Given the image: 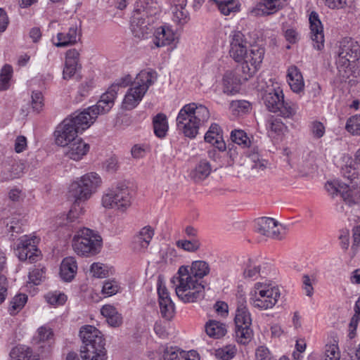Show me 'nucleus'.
<instances>
[{"label": "nucleus", "mask_w": 360, "mask_h": 360, "mask_svg": "<svg viewBox=\"0 0 360 360\" xmlns=\"http://www.w3.org/2000/svg\"><path fill=\"white\" fill-rule=\"evenodd\" d=\"M188 268V271L198 281H202V279L209 274L210 268L207 262L202 260L194 261L191 265H184Z\"/></svg>", "instance_id": "29"}, {"label": "nucleus", "mask_w": 360, "mask_h": 360, "mask_svg": "<svg viewBox=\"0 0 360 360\" xmlns=\"http://www.w3.org/2000/svg\"><path fill=\"white\" fill-rule=\"evenodd\" d=\"M12 360H37L32 357V349L25 345H18L12 349L10 352Z\"/></svg>", "instance_id": "38"}, {"label": "nucleus", "mask_w": 360, "mask_h": 360, "mask_svg": "<svg viewBox=\"0 0 360 360\" xmlns=\"http://www.w3.org/2000/svg\"><path fill=\"white\" fill-rule=\"evenodd\" d=\"M154 133L156 136L163 138L169 129L167 117L164 113H158L153 118Z\"/></svg>", "instance_id": "35"}, {"label": "nucleus", "mask_w": 360, "mask_h": 360, "mask_svg": "<svg viewBox=\"0 0 360 360\" xmlns=\"http://www.w3.org/2000/svg\"><path fill=\"white\" fill-rule=\"evenodd\" d=\"M130 82L129 76L122 78L119 82L112 84L108 89L101 95L96 105L90 106L89 110L98 117L99 115L108 112L114 105L120 86H126Z\"/></svg>", "instance_id": "12"}, {"label": "nucleus", "mask_w": 360, "mask_h": 360, "mask_svg": "<svg viewBox=\"0 0 360 360\" xmlns=\"http://www.w3.org/2000/svg\"><path fill=\"white\" fill-rule=\"evenodd\" d=\"M148 147L146 144H135L131 149V154L135 159L143 158L147 151Z\"/></svg>", "instance_id": "59"}, {"label": "nucleus", "mask_w": 360, "mask_h": 360, "mask_svg": "<svg viewBox=\"0 0 360 360\" xmlns=\"http://www.w3.org/2000/svg\"><path fill=\"white\" fill-rule=\"evenodd\" d=\"M175 39L173 30L169 27L164 25L155 30L153 42L157 47H161L171 44Z\"/></svg>", "instance_id": "26"}, {"label": "nucleus", "mask_w": 360, "mask_h": 360, "mask_svg": "<svg viewBox=\"0 0 360 360\" xmlns=\"http://www.w3.org/2000/svg\"><path fill=\"white\" fill-rule=\"evenodd\" d=\"M27 301V296L25 294L20 293L16 295L10 302L8 311L10 314L15 315L18 313L25 306Z\"/></svg>", "instance_id": "41"}, {"label": "nucleus", "mask_w": 360, "mask_h": 360, "mask_svg": "<svg viewBox=\"0 0 360 360\" xmlns=\"http://www.w3.org/2000/svg\"><path fill=\"white\" fill-rule=\"evenodd\" d=\"M287 82L290 89L295 93H300L304 89L302 75L295 66H291L288 69Z\"/></svg>", "instance_id": "28"}, {"label": "nucleus", "mask_w": 360, "mask_h": 360, "mask_svg": "<svg viewBox=\"0 0 360 360\" xmlns=\"http://www.w3.org/2000/svg\"><path fill=\"white\" fill-rule=\"evenodd\" d=\"M152 21L153 19L148 16L147 8L142 5L140 8H136L131 19V30L133 35L140 39L146 38L152 32Z\"/></svg>", "instance_id": "13"}, {"label": "nucleus", "mask_w": 360, "mask_h": 360, "mask_svg": "<svg viewBox=\"0 0 360 360\" xmlns=\"http://www.w3.org/2000/svg\"><path fill=\"white\" fill-rule=\"evenodd\" d=\"M44 276L42 269H34L29 273V281L34 285H39Z\"/></svg>", "instance_id": "60"}, {"label": "nucleus", "mask_w": 360, "mask_h": 360, "mask_svg": "<svg viewBox=\"0 0 360 360\" xmlns=\"http://www.w3.org/2000/svg\"><path fill=\"white\" fill-rule=\"evenodd\" d=\"M255 229L261 235L274 239H281L283 227L273 218L262 217L257 219Z\"/></svg>", "instance_id": "16"}, {"label": "nucleus", "mask_w": 360, "mask_h": 360, "mask_svg": "<svg viewBox=\"0 0 360 360\" xmlns=\"http://www.w3.org/2000/svg\"><path fill=\"white\" fill-rule=\"evenodd\" d=\"M79 337L84 344L81 349H85L89 347V346L101 347V346L105 345L102 333L95 326L91 325L81 327Z\"/></svg>", "instance_id": "17"}, {"label": "nucleus", "mask_w": 360, "mask_h": 360, "mask_svg": "<svg viewBox=\"0 0 360 360\" xmlns=\"http://www.w3.org/2000/svg\"><path fill=\"white\" fill-rule=\"evenodd\" d=\"M253 175L263 172L268 167V161L262 158L257 152H252L248 156Z\"/></svg>", "instance_id": "36"}, {"label": "nucleus", "mask_w": 360, "mask_h": 360, "mask_svg": "<svg viewBox=\"0 0 360 360\" xmlns=\"http://www.w3.org/2000/svg\"><path fill=\"white\" fill-rule=\"evenodd\" d=\"M231 141L240 146L242 148H248L250 145V138L243 130L235 129L231 133Z\"/></svg>", "instance_id": "44"}, {"label": "nucleus", "mask_w": 360, "mask_h": 360, "mask_svg": "<svg viewBox=\"0 0 360 360\" xmlns=\"http://www.w3.org/2000/svg\"><path fill=\"white\" fill-rule=\"evenodd\" d=\"M211 171L210 162L206 160H202L191 172L190 176L195 182H199L205 179L210 174Z\"/></svg>", "instance_id": "33"}, {"label": "nucleus", "mask_w": 360, "mask_h": 360, "mask_svg": "<svg viewBox=\"0 0 360 360\" xmlns=\"http://www.w3.org/2000/svg\"><path fill=\"white\" fill-rule=\"evenodd\" d=\"M81 357L83 360H106V349L105 346H89L85 349H81Z\"/></svg>", "instance_id": "32"}, {"label": "nucleus", "mask_w": 360, "mask_h": 360, "mask_svg": "<svg viewBox=\"0 0 360 360\" xmlns=\"http://www.w3.org/2000/svg\"><path fill=\"white\" fill-rule=\"evenodd\" d=\"M229 55L237 63H243L242 72L248 80L259 69L264 56V49L251 45L245 35L240 30H233L229 37Z\"/></svg>", "instance_id": "1"}, {"label": "nucleus", "mask_w": 360, "mask_h": 360, "mask_svg": "<svg viewBox=\"0 0 360 360\" xmlns=\"http://www.w3.org/2000/svg\"><path fill=\"white\" fill-rule=\"evenodd\" d=\"M205 141L213 145L219 151H224L226 148V143L223 140L220 127L213 123L205 135Z\"/></svg>", "instance_id": "24"}, {"label": "nucleus", "mask_w": 360, "mask_h": 360, "mask_svg": "<svg viewBox=\"0 0 360 360\" xmlns=\"http://www.w3.org/2000/svg\"><path fill=\"white\" fill-rule=\"evenodd\" d=\"M285 128V124L280 119L271 115L266 117V129L269 137L275 138L282 134Z\"/></svg>", "instance_id": "31"}, {"label": "nucleus", "mask_w": 360, "mask_h": 360, "mask_svg": "<svg viewBox=\"0 0 360 360\" xmlns=\"http://www.w3.org/2000/svg\"><path fill=\"white\" fill-rule=\"evenodd\" d=\"M214 4L221 13L224 15L237 12L240 7L238 0H214Z\"/></svg>", "instance_id": "40"}, {"label": "nucleus", "mask_w": 360, "mask_h": 360, "mask_svg": "<svg viewBox=\"0 0 360 360\" xmlns=\"http://www.w3.org/2000/svg\"><path fill=\"white\" fill-rule=\"evenodd\" d=\"M236 353L235 345H227L215 350V356L219 360H230Z\"/></svg>", "instance_id": "49"}, {"label": "nucleus", "mask_w": 360, "mask_h": 360, "mask_svg": "<svg viewBox=\"0 0 360 360\" xmlns=\"http://www.w3.org/2000/svg\"><path fill=\"white\" fill-rule=\"evenodd\" d=\"M85 201L74 199L72 207L67 215V220L72 222L84 214L85 210L82 202Z\"/></svg>", "instance_id": "42"}, {"label": "nucleus", "mask_w": 360, "mask_h": 360, "mask_svg": "<svg viewBox=\"0 0 360 360\" xmlns=\"http://www.w3.org/2000/svg\"><path fill=\"white\" fill-rule=\"evenodd\" d=\"M257 360H270L271 354L267 347L264 346H259L257 348L255 352Z\"/></svg>", "instance_id": "63"}, {"label": "nucleus", "mask_w": 360, "mask_h": 360, "mask_svg": "<svg viewBox=\"0 0 360 360\" xmlns=\"http://www.w3.org/2000/svg\"><path fill=\"white\" fill-rule=\"evenodd\" d=\"M340 354L337 344L327 345L326 346L323 360H340Z\"/></svg>", "instance_id": "55"}, {"label": "nucleus", "mask_w": 360, "mask_h": 360, "mask_svg": "<svg viewBox=\"0 0 360 360\" xmlns=\"http://www.w3.org/2000/svg\"><path fill=\"white\" fill-rule=\"evenodd\" d=\"M302 288L308 297L314 295V285L316 283V276L314 274H304L302 278Z\"/></svg>", "instance_id": "48"}, {"label": "nucleus", "mask_w": 360, "mask_h": 360, "mask_svg": "<svg viewBox=\"0 0 360 360\" xmlns=\"http://www.w3.org/2000/svg\"><path fill=\"white\" fill-rule=\"evenodd\" d=\"M77 271V263L75 257H68L63 259L60 266V276L65 282H70Z\"/></svg>", "instance_id": "25"}, {"label": "nucleus", "mask_w": 360, "mask_h": 360, "mask_svg": "<svg viewBox=\"0 0 360 360\" xmlns=\"http://www.w3.org/2000/svg\"><path fill=\"white\" fill-rule=\"evenodd\" d=\"M101 314L106 318L108 324L112 327L121 325L122 318L117 309L112 305H104L101 309Z\"/></svg>", "instance_id": "34"}, {"label": "nucleus", "mask_w": 360, "mask_h": 360, "mask_svg": "<svg viewBox=\"0 0 360 360\" xmlns=\"http://www.w3.org/2000/svg\"><path fill=\"white\" fill-rule=\"evenodd\" d=\"M53 336V333L51 328L41 326L37 330V336L39 342H44L51 339Z\"/></svg>", "instance_id": "61"}, {"label": "nucleus", "mask_w": 360, "mask_h": 360, "mask_svg": "<svg viewBox=\"0 0 360 360\" xmlns=\"http://www.w3.org/2000/svg\"><path fill=\"white\" fill-rule=\"evenodd\" d=\"M223 91L228 95L235 94L239 90L238 85L234 82L233 77L225 75L223 78Z\"/></svg>", "instance_id": "52"}, {"label": "nucleus", "mask_w": 360, "mask_h": 360, "mask_svg": "<svg viewBox=\"0 0 360 360\" xmlns=\"http://www.w3.org/2000/svg\"><path fill=\"white\" fill-rule=\"evenodd\" d=\"M129 188L123 183L107 190L102 196L101 204L106 209L125 212L131 205Z\"/></svg>", "instance_id": "11"}, {"label": "nucleus", "mask_w": 360, "mask_h": 360, "mask_svg": "<svg viewBox=\"0 0 360 360\" xmlns=\"http://www.w3.org/2000/svg\"><path fill=\"white\" fill-rule=\"evenodd\" d=\"M263 101L270 112L277 113L283 118H292L297 112V105L290 101H285L283 91L280 88L266 91L263 96Z\"/></svg>", "instance_id": "10"}, {"label": "nucleus", "mask_w": 360, "mask_h": 360, "mask_svg": "<svg viewBox=\"0 0 360 360\" xmlns=\"http://www.w3.org/2000/svg\"><path fill=\"white\" fill-rule=\"evenodd\" d=\"M79 133L72 124L71 120L65 118L56 128L54 135L56 143L58 146L65 147L70 142L78 138Z\"/></svg>", "instance_id": "15"}, {"label": "nucleus", "mask_w": 360, "mask_h": 360, "mask_svg": "<svg viewBox=\"0 0 360 360\" xmlns=\"http://www.w3.org/2000/svg\"><path fill=\"white\" fill-rule=\"evenodd\" d=\"M38 240L36 236L25 235L20 237L14 248L15 255L21 261L28 259L30 263L34 262L39 257V250L37 248Z\"/></svg>", "instance_id": "14"}, {"label": "nucleus", "mask_w": 360, "mask_h": 360, "mask_svg": "<svg viewBox=\"0 0 360 360\" xmlns=\"http://www.w3.org/2000/svg\"><path fill=\"white\" fill-rule=\"evenodd\" d=\"M120 290V286L115 280L106 281L102 288V293L106 296L115 295Z\"/></svg>", "instance_id": "56"}, {"label": "nucleus", "mask_w": 360, "mask_h": 360, "mask_svg": "<svg viewBox=\"0 0 360 360\" xmlns=\"http://www.w3.org/2000/svg\"><path fill=\"white\" fill-rule=\"evenodd\" d=\"M186 5H174L172 8V20L176 25L183 26L189 20V13Z\"/></svg>", "instance_id": "39"}, {"label": "nucleus", "mask_w": 360, "mask_h": 360, "mask_svg": "<svg viewBox=\"0 0 360 360\" xmlns=\"http://www.w3.org/2000/svg\"><path fill=\"white\" fill-rule=\"evenodd\" d=\"M234 321L236 341L242 345L248 344L253 338V330L251 328V314L247 307L245 297L243 295L238 297Z\"/></svg>", "instance_id": "7"}, {"label": "nucleus", "mask_w": 360, "mask_h": 360, "mask_svg": "<svg viewBox=\"0 0 360 360\" xmlns=\"http://www.w3.org/2000/svg\"><path fill=\"white\" fill-rule=\"evenodd\" d=\"M282 30L285 40L290 44H295L300 40V35L296 27L283 25Z\"/></svg>", "instance_id": "51"}, {"label": "nucleus", "mask_w": 360, "mask_h": 360, "mask_svg": "<svg viewBox=\"0 0 360 360\" xmlns=\"http://www.w3.org/2000/svg\"><path fill=\"white\" fill-rule=\"evenodd\" d=\"M345 128L353 135L360 134V115L349 117L347 121Z\"/></svg>", "instance_id": "53"}, {"label": "nucleus", "mask_w": 360, "mask_h": 360, "mask_svg": "<svg viewBox=\"0 0 360 360\" xmlns=\"http://www.w3.org/2000/svg\"><path fill=\"white\" fill-rule=\"evenodd\" d=\"M250 304L259 310L273 308L278 302L281 292L278 287L268 283L257 282L250 292Z\"/></svg>", "instance_id": "6"}, {"label": "nucleus", "mask_w": 360, "mask_h": 360, "mask_svg": "<svg viewBox=\"0 0 360 360\" xmlns=\"http://www.w3.org/2000/svg\"><path fill=\"white\" fill-rule=\"evenodd\" d=\"M266 267H268L267 264H264V266L262 268L260 265L250 263L247 266L243 274L245 278L255 279L258 275L265 276L267 274V272L265 271Z\"/></svg>", "instance_id": "43"}, {"label": "nucleus", "mask_w": 360, "mask_h": 360, "mask_svg": "<svg viewBox=\"0 0 360 360\" xmlns=\"http://www.w3.org/2000/svg\"><path fill=\"white\" fill-rule=\"evenodd\" d=\"M131 83L130 88L127 90L122 103V108L127 110L134 109L142 101L144 95L157 80L158 75L155 70H144L141 71Z\"/></svg>", "instance_id": "5"}, {"label": "nucleus", "mask_w": 360, "mask_h": 360, "mask_svg": "<svg viewBox=\"0 0 360 360\" xmlns=\"http://www.w3.org/2000/svg\"><path fill=\"white\" fill-rule=\"evenodd\" d=\"M72 248L81 256H91L100 252L102 239L94 231L88 228L79 229L72 238Z\"/></svg>", "instance_id": "8"}, {"label": "nucleus", "mask_w": 360, "mask_h": 360, "mask_svg": "<svg viewBox=\"0 0 360 360\" xmlns=\"http://www.w3.org/2000/svg\"><path fill=\"white\" fill-rule=\"evenodd\" d=\"M161 316L166 320H171L175 314V307L172 300L159 302Z\"/></svg>", "instance_id": "45"}, {"label": "nucleus", "mask_w": 360, "mask_h": 360, "mask_svg": "<svg viewBox=\"0 0 360 360\" xmlns=\"http://www.w3.org/2000/svg\"><path fill=\"white\" fill-rule=\"evenodd\" d=\"M210 117V111L206 106L197 103H190L184 105L179 110L176 119V127L186 137L193 139Z\"/></svg>", "instance_id": "2"}, {"label": "nucleus", "mask_w": 360, "mask_h": 360, "mask_svg": "<svg viewBox=\"0 0 360 360\" xmlns=\"http://www.w3.org/2000/svg\"><path fill=\"white\" fill-rule=\"evenodd\" d=\"M13 68L9 65H5L0 72V90H7L10 86V81L12 77Z\"/></svg>", "instance_id": "46"}, {"label": "nucleus", "mask_w": 360, "mask_h": 360, "mask_svg": "<svg viewBox=\"0 0 360 360\" xmlns=\"http://www.w3.org/2000/svg\"><path fill=\"white\" fill-rule=\"evenodd\" d=\"M79 34L77 26L70 27L68 32H59L56 35V41L53 38V42L57 47H64L75 44L78 40Z\"/></svg>", "instance_id": "27"}, {"label": "nucleus", "mask_w": 360, "mask_h": 360, "mask_svg": "<svg viewBox=\"0 0 360 360\" xmlns=\"http://www.w3.org/2000/svg\"><path fill=\"white\" fill-rule=\"evenodd\" d=\"M353 243L352 249L354 251L360 246V226H355L352 229Z\"/></svg>", "instance_id": "64"}, {"label": "nucleus", "mask_w": 360, "mask_h": 360, "mask_svg": "<svg viewBox=\"0 0 360 360\" xmlns=\"http://www.w3.org/2000/svg\"><path fill=\"white\" fill-rule=\"evenodd\" d=\"M47 302L51 305H63L67 301V296L60 291L49 292L45 295Z\"/></svg>", "instance_id": "47"}, {"label": "nucleus", "mask_w": 360, "mask_h": 360, "mask_svg": "<svg viewBox=\"0 0 360 360\" xmlns=\"http://www.w3.org/2000/svg\"><path fill=\"white\" fill-rule=\"evenodd\" d=\"M176 246L188 252H195L200 246L198 240H179L176 242Z\"/></svg>", "instance_id": "54"}, {"label": "nucleus", "mask_w": 360, "mask_h": 360, "mask_svg": "<svg viewBox=\"0 0 360 360\" xmlns=\"http://www.w3.org/2000/svg\"><path fill=\"white\" fill-rule=\"evenodd\" d=\"M336 55L338 75L341 82H346L353 75L360 58V45L352 38H343L339 42Z\"/></svg>", "instance_id": "4"}, {"label": "nucleus", "mask_w": 360, "mask_h": 360, "mask_svg": "<svg viewBox=\"0 0 360 360\" xmlns=\"http://www.w3.org/2000/svg\"><path fill=\"white\" fill-rule=\"evenodd\" d=\"M25 165L18 161H13L11 164L4 167L1 172V178L5 181L19 178L23 174Z\"/></svg>", "instance_id": "30"}, {"label": "nucleus", "mask_w": 360, "mask_h": 360, "mask_svg": "<svg viewBox=\"0 0 360 360\" xmlns=\"http://www.w3.org/2000/svg\"><path fill=\"white\" fill-rule=\"evenodd\" d=\"M250 103L246 101H233L230 104V109L234 115H240L248 112L250 109Z\"/></svg>", "instance_id": "50"}, {"label": "nucleus", "mask_w": 360, "mask_h": 360, "mask_svg": "<svg viewBox=\"0 0 360 360\" xmlns=\"http://www.w3.org/2000/svg\"><path fill=\"white\" fill-rule=\"evenodd\" d=\"M311 39L313 46L317 50H321L324 46L323 27L319 19V14L312 11L309 17Z\"/></svg>", "instance_id": "18"}, {"label": "nucleus", "mask_w": 360, "mask_h": 360, "mask_svg": "<svg viewBox=\"0 0 360 360\" xmlns=\"http://www.w3.org/2000/svg\"><path fill=\"white\" fill-rule=\"evenodd\" d=\"M171 283L178 298L184 303L196 302L204 297L202 281L195 278L184 265L181 266L172 276Z\"/></svg>", "instance_id": "3"}, {"label": "nucleus", "mask_w": 360, "mask_h": 360, "mask_svg": "<svg viewBox=\"0 0 360 360\" xmlns=\"http://www.w3.org/2000/svg\"><path fill=\"white\" fill-rule=\"evenodd\" d=\"M160 360H198V355L194 350L185 352L177 347H167Z\"/></svg>", "instance_id": "22"}, {"label": "nucleus", "mask_w": 360, "mask_h": 360, "mask_svg": "<svg viewBox=\"0 0 360 360\" xmlns=\"http://www.w3.org/2000/svg\"><path fill=\"white\" fill-rule=\"evenodd\" d=\"M8 295V282L6 276L0 274V304L6 300Z\"/></svg>", "instance_id": "62"}, {"label": "nucleus", "mask_w": 360, "mask_h": 360, "mask_svg": "<svg viewBox=\"0 0 360 360\" xmlns=\"http://www.w3.org/2000/svg\"><path fill=\"white\" fill-rule=\"evenodd\" d=\"M206 333L211 338H220L226 333L225 324L217 321H210L205 325Z\"/></svg>", "instance_id": "37"}, {"label": "nucleus", "mask_w": 360, "mask_h": 360, "mask_svg": "<svg viewBox=\"0 0 360 360\" xmlns=\"http://www.w3.org/2000/svg\"><path fill=\"white\" fill-rule=\"evenodd\" d=\"M155 234L154 229L150 226L143 227L133 238L132 249L137 252H144Z\"/></svg>", "instance_id": "20"}, {"label": "nucleus", "mask_w": 360, "mask_h": 360, "mask_svg": "<svg viewBox=\"0 0 360 360\" xmlns=\"http://www.w3.org/2000/svg\"><path fill=\"white\" fill-rule=\"evenodd\" d=\"M101 184L102 179L97 173L89 172L71 183L69 193L73 199L87 201Z\"/></svg>", "instance_id": "9"}, {"label": "nucleus", "mask_w": 360, "mask_h": 360, "mask_svg": "<svg viewBox=\"0 0 360 360\" xmlns=\"http://www.w3.org/2000/svg\"><path fill=\"white\" fill-rule=\"evenodd\" d=\"M32 107L34 111L39 113L44 107V98L41 92L36 91L32 94Z\"/></svg>", "instance_id": "57"}, {"label": "nucleus", "mask_w": 360, "mask_h": 360, "mask_svg": "<svg viewBox=\"0 0 360 360\" xmlns=\"http://www.w3.org/2000/svg\"><path fill=\"white\" fill-rule=\"evenodd\" d=\"M66 146L68 147L65 151L66 156L75 161L82 160L90 149V146L79 137L70 142Z\"/></svg>", "instance_id": "21"}, {"label": "nucleus", "mask_w": 360, "mask_h": 360, "mask_svg": "<svg viewBox=\"0 0 360 360\" xmlns=\"http://www.w3.org/2000/svg\"><path fill=\"white\" fill-rule=\"evenodd\" d=\"M97 117L96 113L91 112L89 107L81 112H75L67 119L72 121V124L79 132H82L89 128Z\"/></svg>", "instance_id": "19"}, {"label": "nucleus", "mask_w": 360, "mask_h": 360, "mask_svg": "<svg viewBox=\"0 0 360 360\" xmlns=\"http://www.w3.org/2000/svg\"><path fill=\"white\" fill-rule=\"evenodd\" d=\"M79 57V53L75 49L67 51L65 66L63 70V77L64 79H69L75 75L78 67Z\"/></svg>", "instance_id": "23"}, {"label": "nucleus", "mask_w": 360, "mask_h": 360, "mask_svg": "<svg viewBox=\"0 0 360 360\" xmlns=\"http://www.w3.org/2000/svg\"><path fill=\"white\" fill-rule=\"evenodd\" d=\"M90 271L92 275L96 278H105L108 275L107 266L99 262L93 263Z\"/></svg>", "instance_id": "58"}]
</instances>
